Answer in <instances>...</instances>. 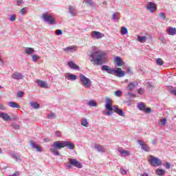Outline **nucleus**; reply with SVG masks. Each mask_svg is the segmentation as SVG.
I'll list each match as a JSON object with an SVG mask.
<instances>
[{"instance_id":"obj_41","label":"nucleus","mask_w":176,"mask_h":176,"mask_svg":"<svg viewBox=\"0 0 176 176\" xmlns=\"http://www.w3.org/2000/svg\"><path fill=\"white\" fill-rule=\"evenodd\" d=\"M105 100H106V104H112V100H111V98L106 97Z\"/></svg>"},{"instance_id":"obj_58","label":"nucleus","mask_w":176,"mask_h":176,"mask_svg":"<svg viewBox=\"0 0 176 176\" xmlns=\"http://www.w3.org/2000/svg\"><path fill=\"white\" fill-rule=\"evenodd\" d=\"M139 144H140V145H141L142 147H143L144 145H145V144H144V142H142V141H140Z\"/></svg>"},{"instance_id":"obj_32","label":"nucleus","mask_w":176,"mask_h":176,"mask_svg":"<svg viewBox=\"0 0 176 176\" xmlns=\"http://www.w3.org/2000/svg\"><path fill=\"white\" fill-rule=\"evenodd\" d=\"M30 105H31V107H32L35 109H39V104H38V103H36L35 102H30Z\"/></svg>"},{"instance_id":"obj_51","label":"nucleus","mask_w":176,"mask_h":176,"mask_svg":"<svg viewBox=\"0 0 176 176\" xmlns=\"http://www.w3.org/2000/svg\"><path fill=\"white\" fill-rule=\"evenodd\" d=\"M23 94H24V93L23 91H19V92H18V97L21 98V97H23Z\"/></svg>"},{"instance_id":"obj_28","label":"nucleus","mask_w":176,"mask_h":176,"mask_svg":"<svg viewBox=\"0 0 176 176\" xmlns=\"http://www.w3.org/2000/svg\"><path fill=\"white\" fill-rule=\"evenodd\" d=\"M138 41L140 42V43H144L146 42V36H144L141 37V36H138Z\"/></svg>"},{"instance_id":"obj_55","label":"nucleus","mask_w":176,"mask_h":176,"mask_svg":"<svg viewBox=\"0 0 176 176\" xmlns=\"http://www.w3.org/2000/svg\"><path fill=\"white\" fill-rule=\"evenodd\" d=\"M19 175H20V173L19 171L15 172V173L12 175V176H19Z\"/></svg>"},{"instance_id":"obj_40","label":"nucleus","mask_w":176,"mask_h":176,"mask_svg":"<svg viewBox=\"0 0 176 176\" xmlns=\"http://www.w3.org/2000/svg\"><path fill=\"white\" fill-rule=\"evenodd\" d=\"M114 96H116L117 97H120L122 96V91L118 90L114 92Z\"/></svg>"},{"instance_id":"obj_25","label":"nucleus","mask_w":176,"mask_h":176,"mask_svg":"<svg viewBox=\"0 0 176 176\" xmlns=\"http://www.w3.org/2000/svg\"><path fill=\"white\" fill-rule=\"evenodd\" d=\"M118 151L121 153L122 156H129L130 155V152L122 148L119 149Z\"/></svg>"},{"instance_id":"obj_6","label":"nucleus","mask_w":176,"mask_h":176,"mask_svg":"<svg viewBox=\"0 0 176 176\" xmlns=\"http://www.w3.org/2000/svg\"><path fill=\"white\" fill-rule=\"evenodd\" d=\"M113 75H115L118 78H122L126 75V72L122 70L121 68H116L115 69H113Z\"/></svg>"},{"instance_id":"obj_49","label":"nucleus","mask_w":176,"mask_h":176,"mask_svg":"<svg viewBox=\"0 0 176 176\" xmlns=\"http://www.w3.org/2000/svg\"><path fill=\"white\" fill-rule=\"evenodd\" d=\"M120 172H121V174H123L124 175L127 174V172L126 171V170L123 168H120Z\"/></svg>"},{"instance_id":"obj_61","label":"nucleus","mask_w":176,"mask_h":176,"mask_svg":"<svg viewBox=\"0 0 176 176\" xmlns=\"http://www.w3.org/2000/svg\"><path fill=\"white\" fill-rule=\"evenodd\" d=\"M142 176H148V174L144 173Z\"/></svg>"},{"instance_id":"obj_30","label":"nucleus","mask_w":176,"mask_h":176,"mask_svg":"<svg viewBox=\"0 0 176 176\" xmlns=\"http://www.w3.org/2000/svg\"><path fill=\"white\" fill-rule=\"evenodd\" d=\"M40 58H41V56L36 54L32 55V60L33 63H36Z\"/></svg>"},{"instance_id":"obj_11","label":"nucleus","mask_w":176,"mask_h":176,"mask_svg":"<svg viewBox=\"0 0 176 176\" xmlns=\"http://www.w3.org/2000/svg\"><path fill=\"white\" fill-rule=\"evenodd\" d=\"M146 9L151 13H153V12L156 11V3L152 2L148 3Z\"/></svg>"},{"instance_id":"obj_26","label":"nucleus","mask_w":176,"mask_h":176,"mask_svg":"<svg viewBox=\"0 0 176 176\" xmlns=\"http://www.w3.org/2000/svg\"><path fill=\"white\" fill-rule=\"evenodd\" d=\"M8 107H10L11 108H20V106L19 104L14 102H10L8 104Z\"/></svg>"},{"instance_id":"obj_53","label":"nucleus","mask_w":176,"mask_h":176,"mask_svg":"<svg viewBox=\"0 0 176 176\" xmlns=\"http://www.w3.org/2000/svg\"><path fill=\"white\" fill-rule=\"evenodd\" d=\"M128 95L129 96V97H132V98H135V96L133 93H129Z\"/></svg>"},{"instance_id":"obj_52","label":"nucleus","mask_w":176,"mask_h":176,"mask_svg":"<svg viewBox=\"0 0 176 176\" xmlns=\"http://www.w3.org/2000/svg\"><path fill=\"white\" fill-rule=\"evenodd\" d=\"M21 3H23V0H18V1H16V5H17L18 6H20V5H21Z\"/></svg>"},{"instance_id":"obj_31","label":"nucleus","mask_w":176,"mask_h":176,"mask_svg":"<svg viewBox=\"0 0 176 176\" xmlns=\"http://www.w3.org/2000/svg\"><path fill=\"white\" fill-rule=\"evenodd\" d=\"M87 124H89V122H87V120L85 118H82L81 120V125L84 126L85 127H87Z\"/></svg>"},{"instance_id":"obj_48","label":"nucleus","mask_w":176,"mask_h":176,"mask_svg":"<svg viewBox=\"0 0 176 176\" xmlns=\"http://www.w3.org/2000/svg\"><path fill=\"white\" fill-rule=\"evenodd\" d=\"M160 123L162 126H164V124H166V123H167V120H166V118H164V119L161 120Z\"/></svg>"},{"instance_id":"obj_36","label":"nucleus","mask_w":176,"mask_h":176,"mask_svg":"<svg viewBox=\"0 0 176 176\" xmlns=\"http://www.w3.org/2000/svg\"><path fill=\"white\" fill-rule=\"evenodd\" d=\"M156 63H157V65H163V64H164V62L163 61V59H162V58H157L156 60Z\"/></svg>"},{"instance_id":"obj_2","label":"nucleus","mask_w":176,"mask_h":176,"mask_svg":"<svg viewBox=\"0 0 176 176\" xmlns=\"http://www.w3.org/2000/svg\"><path fill=\"white\" fill-rule=\"evenodd\" d=\"M93 52L91 54V57L93 59L91 60V62H94L96 65H101L104 63L105 57H107V53L99 50L96 46L92 47Z\"/></svg>"},{"instance_id":"obj_47","label":"nucleus","mask_w":176,"mask_h":176,"mask_svg":"<svg viewBox=\"0 0 176 176\" xmlns=\"http://www.w3.org/2000/svg\"><path fill=\"white\" fill-rule=\"evenodd\" d=\"M56 116V113H51L50 114L48 115V119H53Z\"/></svg>"},{"instance_id":"obj_14","label":"nucleus","mask_w":176,"mask_h":176,"mask_svg":"<svg viewBox=\"0 0 176 176\" xmlns=\"http://www.w3.org/2000/svg\"><path fill=\"white\" fill-rule=\"evenodd\" d=\"M102 71H106L107 74H110V75H113V69H111V67H109V66L108 65H103L102 67Z\"/></svg>"},{"instance_id":"obj_8","label":"nucleus","mask_w":176,"mask_h":176,"mask_svg":"<svg viewBox=\"0 0 176 176\" xmlns=\"http://www.w3.org/2000/svg\"><path fill=\"white\" fill-rule=\"evenodd\" d=\"M92 38L94 39H101V38H104L105 35L100 32L93 31L91 33Z\"/></svg>"},{"instance_id":"obj_20","label":"nucleus","mask_w":176,"mask_h":176,"mask_svg":"<svg viewBox=\"0 0 176 176\" xmlns=\"http://www.w3.org/2000/svg\"><path fill=\"white\" fill-rule=\"evenodd\" d=\"M114 112L118 113L120 116H124V113H123V110L119 109V106H114Z\"/></svg>"},{"instance_id":"obj_13","label":"nucleus","mask_w":176,"mask_h":176,"mask_svg":"<svg viewBox=\"0 0 176 176\" xmlns=\"http://www.w3.org/2000/svg\"><path fill=\"white\" fill-rule=\"evenodd\" d=\"M63 52H66V53H74V52H76V46L72 45L69 47H67L63 48Z\"/></svg>"},{"instance_id":"obj_42","label":"nucleus","mask_w":176,"mask_h":176,"mask_svg":"<svg viewBox=\"0 0 176 176\" xmlns=\"http://www.w3.org/2000/svg\"><path fill=\"white\" fill-rule=\"evenodd\" d=\"M142 149H143V151H145V152H149L150 148L146 146V144H144L142 147Z\"/></svg>"},{"instance_id":"obj_24","label":"nucleus","mask_w":176,"mask_h":176,"mask_svg":"<svg viewBox=\"0 0 176 176\" xmlns=\"http://www.w3.org/2000/svg\"><path fill=\"white\" fill-rule=\"evenodd\" d=\"M155 173L157 175L162 176L164 175V174H166V170H164V169L157 168Z\"/></svg>"},{"instance_id":"obj_57","label":"nucleus","mask_w":176,"mask_h":176,"mask_svg":"<svg viewBox=\"0 0 176 176\" xmlns=\"http://www.w3.org/2000/svg\"><path fill=\"white\" fill-rule=\"evenodd\" d=\"M14 129H15V130H19V129H20V126L19 125H14Z\"/></svg>"},{"instance_id":"obj_18","label":"nucleus","mask_w":176,"mask_h":176,"mask_svg":"<svg viewBox=\"0 0 176 176\" xmlns=\"http://www.w3.org/2000/svg\"><path fill=\"white\" fill-rule=\"evenodd\" d=\"M0 118L3 119V120H6V122H8V120H10V116L6 113L1 112L0 113Z\"/></svg>"},{"instance_id":"obj_33","label":"nucleus","mask_w":176,"mask_h":176,"mask_svg":"<svg viewBox=\"0 0 176 176\" xmlns=\"http://www.w3.org/2000/svg\"><path fill=\"white\" fill-rule=\"evenodd\" d=\"M89 107H97V102H96V100H89Z\"/></svg>"},{"instance_id":"obj_27","label":"nucleus","mask_w":176,"mask_h":176,"mask_svg":"<svg viewBox=\"0 0 176 176\" xmlns=\"http://www.w3.org/2000/svg\"><path fill=\"white\" fill-rule=\"evenodd\" d=\"M34 52V50L32 47H26L25 49V52L26 53V54H32Z\"/></svg>"},{"instance_id":"obj_5","label":"nucleus","mask_w":176,"mask_h":176,"mask_svg":"<svg viewBox=\"0 0 176 176\" xmlns=\"http://www.w3.org/2000/svg\"><path fill=\"white\" fill-rule=\"evenodd\" d=\"M149 163L150 164H151V166H153L154 167L162 166V160H160L157 157H153V155L151 156Z\"/></svg>"},{"instance_id":"obj_35","label":"nucleus","mask_w":176,"mask_h":176,"mask_svg":"<svg viewBox=\"0 0 176 176\" xmlns=\"http://www.w3.org/2000/svg\"><path fill=\"white\" fill-rule=\"evenodd\" d=\"M129 32V30H127V28H121V34L122 35H126V34H127Z\"/></svg>"},{"instance_id":"obj_4","label":"nucleus","mask_w":176,"mask_h":176,"mask_svg":"<svg viewBox=\"0 0 176 176\" xmlns=\"http://www.w3.org/2000/svg\"><path fill=\"white\" fill-rule=\"evenodd\" d=\"M42 19H43L48 24H54V17L50 14H42Z\"/></svg>"},{"instance_id":"obj_7","label":"nucleus","mask_w":176,"mask_h":176,"mask_svg":"<svg viewBox=\"0 0 176 176\" xmlns=\"http://www.w3.org/2000/svg\"><path fill=\"white\" fill-rule=\"evenodd\" d=\"M138 107L139 108L140 111H142L146 113H150V112L152 111L149 107L146 108L145 104H144V102H139L138 104Z\"/></svg>"},{"instance_id":"obj_50","label":"nucleus","mask_w":176,"mask_h":176,"mask_svg":"<svg viewBox=\"0 0 176 176\" xmlns=\"http://www.w3.org/2000/svg\"><path fill=\"white\" fill-rule=\"evenodd\" d=\"M170 94H174V96H176V88H173L170 90Z\"/></svg>"},{"instance_id":"obj_29","label":"nucleus","mask_w":176,"mask_h":176,"mask_svg":"<svg viewBox=\"0 0 176 176\" xmlns=\"http://www.w3.org/2000/svg\"><path fill=\"white\" fill-rule=\"evenodd\" d=\"M94 148L95 149H97V151H98V152H104V147H102V146H100L98 144H95Z\"/></svg>"},{"instance_id":"obj_56","label":"nucleus","mask_w":176,"mask_h":176,"mask_svg":"<svg viewBox=\"0 0 176 176\" xmlns=\"http://www.w3.org/2000/svg\"><path fill=\"white\" fill-rule=\"evenodd\" d=\"M170 167H171V165H170V163L166 162V168H170Z\"/></svg>"},{"instance_id":"obj_45","label":"nucleus","mask_w":176,"mask_h":176,"mask_svg":"<svg viewBox=\"0 0 176 176\" xmlns=\"http://www.w3.org/2000/svg\"><path fill=\"white\" fill-rule=\"evenodd\" d=\"M10 20V21H16V15L15 14L11 15Z\"/></svg>"},{"instance_id":"obj_9","label":"nucleus","mask_w":176,"mask_h":176,"mask_svg":"<svg viewBox=\"0 0 176 176\" xmlns=\"http://www.w3.org/2000/svg\"><path fill=\"white\" fill-rule=\"evenodd\" d=\"M80 80L85 86V87H89V78H87L85 75L80 74Z\"/></svg>"},{"instance_id":"obj_34","label":"nucleus","mask_w":176,"mask_h":176,"mask_svg":"<svg viewBox=\"0 0 176 176\" xmlns=\"http://www.w3.org/2000/svg\"><path fill=\"white\" fill-rule=\"evenodd\" d=\"M28 10V8H23L21 9L19 12H20L21 14H22V16H24V14H27Z\"/></svg>"},{"instance_id":"obj_17","label":"nucleus","mask_w":176,"mask_h":176,"mask_svg":"<svg viewBox=\"0 0 176 176\" xmlns=\"http://www.w3.org/2000/svg\"><path fill=\"white\" fill-rule=\"evenodd\" d=\"M30 145L33 149H36L37 152H42V147L36 144H35L34 142H30Z\"/></svg>"},{"instance_id":"obj_44","label":"nucleus","mask_w":176,"mask_h":176,"mask_svg":"<svg viewBox=\"0 0 176 176\" xmlns=\"http://www.w3.org/2000/svg\"><path fill=\"white\" fill-rule=\"evenodd\" d=\"M55 135H56V137H58V138L61 137V131H55Z\"/></svg>"},{"instance_id":"obj_39","label":"nucleus","mask_w":176,"mask_h":176,"mask_svg":"<svg viewBox=\"0 0 176 176\" xmlns=\"http://www.w3.org/2000/svg\"><path fill=\"white\" fill-rule=\"evenodd\" d=\"M111 105L112 104H106V109L110 111V112H112V111H113V107H112Z\"/></svg>"},{"instance_id":"obj_15","label":"nucleus","mask_w":176,"mask_h":176,"mask_svg":"<svg viewBox=\"0 0 176 176\" xmlns=\"http://www.w3.org/2000/svg\"><path fill=\"white\" fill-rule=\"evenodd\" d=\"M65 78L67 80H76V79H78V77L76 75L70 73H67L65 74Z\"/></svg>"},{"instance_id":"obj_54","label":"nucleus","mask_w":176,"mask_h":176,"mask_svg":"<svg viewBox=\"0 0 176 176\" xmlns=\"http://www.w3.org/2000/svg\"><path fill=\"white\" fill-rule=\"evenodd\" d=\"M138 93H139V94H142L144 93V91L142 88H140L138 90Z\"/></svg>"},{"instance_id":"obj_1","label":"nucleus","mask_w":176,"mask_h":176,"mask_svg":"<svg viewBox=\"0 0 176 176\" xmlns=\"http://www.w3.org/2000/svg\"><path fill=\"white\" fill-rule=\"evenodd\" d=\"M53 148L50 149V152L55 155V156H60V153L57 149H62V148H67L68 149H74L75 144L69 141H56L53 143Z\"/></svg>"},{"instance_id":"obj_12","label":"nucleus","mask_w":176,"mask_h":176,"mask_svg":"<svg viewBox=\"0 0 176 176\" xmlns=\"http://www.w3.org/2000/svg\"><path fill=\"white\" fill-rule=\"evenodd\" d=\"M114 64H116L117 67H122L124 65L123 61H122V58L119 56H116L113 58Z\"/></svg>"},{"instance_id":"obj_38","label":"nucleus","mask_w":176,"mask_h":176,"mask_svg":"<svg viewBox=\"0 0 176 176\" xmlns=\"http://www.w3.org/2000/svg\"><path fill=\"white\" fill-rule=\"evenodd\" d=\"M13 157L15 159L16 162H20V160H21V159L20 158V155L17 154H14Z\"/></svg>"},{"instance_id":"obj_3","label":"nucleus","mask_w":176,"mask_h":176,"mask_svg":"<svg viewBox=\"0 0 176 176\" xmlns=\"http://www.w3.org/2000/svg\"><path fill=\"white\" fill-rule=\"evenodd\" d=\"M69 162L66 164V167L70 170L72 168V166L74 167H76L77 168H82V165L79 161L76 160V159L69 158Z\"/></svg>"},{"instance_id":"obj_19","label":"nucleus","mask_w":176,"mask_h":176,"mask_svg":"<svg viewBox=\"0 0 176 176\" xmlns=\"http://www.w3.org/2000/svg\"><path fill=\"white\" fill-rule=\"evenodd\" d=\"M67 65H69V68H71L72 69H76L77 71H79L78 66H77V65L72 61H69L67 63Z\"/></svg>"},{"instance_id":"obj_43","label":"nucleus","mask_w":176,"mask_h":176,"mask_svg":"<svg viewBox=\"0 0 176 176\" xmlns=\"http://www.w3.org/2000/svg\"><path fill=\"white\" fill-rule=\"evenodd\" d=\"M159 17H161V19H166V14H164V12H160V14H158Z\"/></svg>"},{"instance_id":"obj_60","label":"nucleus","mask_w":176,"mask_h":176,"mask_svg":"<svg viewBox=\"0 0 176 176\" xmlns=\"http://www.w3.org/2000/svg\"><path fill=\"white\" fill-rule=\"evenodd\" d=\"M84 2H86V3H89V0H84Z\"/></svg>"},{"instance_id":"obj_37","label":"nucleus","mask_w":176,"mask_h":176,"mask_svg":"<svg viewBox=\"0 0 176 176\" xmlns=\"http://www.w3.org/2000/svg\"><path fill=\"white\" fill-rule=\"evenodd\" d=\"M113 20H119V14L118 12H116L112 16Z\"/></svg>"},{"instance_id":"obj_23","label":"nucleus","mask_w":176,"mask_h":176,"mask_svg":"<svg viewBox=\"0 0 176 176\" xmlns=\"http://www.w3.org/2000/svg\"><path fill=\"white\" fill-rule=\"evenodd\" d=\"M69 12L73 16L76 15V8H75L74 6H69Z\"/></svg>"},{"instance_id":"obj_63","label":"nucleus","mask_w":176,"mask_h":176,"mask_svg":"<svg viewBox=\"0 0 176 176\" xmlns=\"http://www.w3.org/2000/svg\"><path fill=\"white\" fill-rule=\"evenodd\" d=\"M107 115H111V113L110 112H107Z\"/></svg>"},{"instance_id":"obj_59","label":"nucleus","mask_w":176,"mask_h":176,"mask_svg":"<svg viewBox=\"0 0 176 176\" xmlns=\"http://www.w3.org/2000/svg\"><path fill=\"white\" fill-rule=\"evenodd\" d=\"M128 72H129L130 74H133V72H131V69L130 68H128L127 69Z\"/></svg>"},{"instance_id":"obj_16","label":"nucleus","mask_w":176,"mask_h":176,"mask_svg":"<svg viewBox=\"0 0 176 176\" xmlns=\"http://www.w3.org/2000/svg\"><path fill=\"white\" fill-rule=\"evenodd\" d=\"M36 83H37L38 86L43 88V89H47V87H49L47 83H46V82H45L43 80H37Z\"/></svg>"},{"instance_id":"obj_10","label":"nucleus","mask_w":176,"mask_h":176,"mask_svg":"<svg viewBox=\"0 0 176 176\" xmlns=\"http://www.w3.org/2000/svg\"><path fill=\"white\" fill-rule=\"evenodd\" d=\"M12 78L16 80H20V79H24V75L20 72H14L12 75Z\"/></svg>"},{"instance_id":"obj_64","label":"nucleus","mask_w":176,"mask_h":176,"mask_svg":"<svg viewBox=\"0 0 176 176\" xmlns=\"http://www.w3.org/2000/svg\"><path fill=\"white\" fill-rule=\"evenodd\" d=\"M0 153H2V149L0 148Z\"/></svg>"},{"instance_id":"obj_21","label":"nucleus","mask_w":176,"mask_h":176,"mask_svg":"<svg viewBox=\"0 0 176 176\" xmlns=\"http://www.w3.org/2000/svg\"><path fill=\"white\" fill-rule=\"evenodd\" d=\"M137 86H138V82H129L127 86V89H128V90H129V91H131V90H133L135 87H137Z\"/></svg>"},{"instance_id":"obj_46","label":"nucleus","mask_w":176,"mask_h":176,"mask_svg":"<svg viewBox=\"0 0 176 176\" xmlns=\"http://www.w3.org/2000/svg\"><path fill=\"white\" fill-rule=\"evenodd\" d=\"M55 34L56 35H63V31L61 30H56Z\"/></svg>"},{"instance_id":"obj_62","label":"nucleus","mask_w":176,"mask_h":176,"mask_svg":"<svg viewBox=\"0 0 176 176\" xmlns=\"http://www.w3.org/2000/svg\"><path fill=\"white\" fill-rule=\"evenodd\" d=\"M2 108H3V106L0 105V109H2Z\"/></svg>"},{"instance_id":"obj_22","label":"nucleus","mask_w":176,"mask_h":176,"mask_svg":"<svg viewBox=\"0 0 176 176\" xmlns=\"http://www.w3.org/2000/svg\"><path fill=\"white\" fill-rule=\"evenodd\" d=\"M167 33L168 35L174 36L176 34V28L173 27H169L167 30Z\"/></svg>"}]
</instances>
